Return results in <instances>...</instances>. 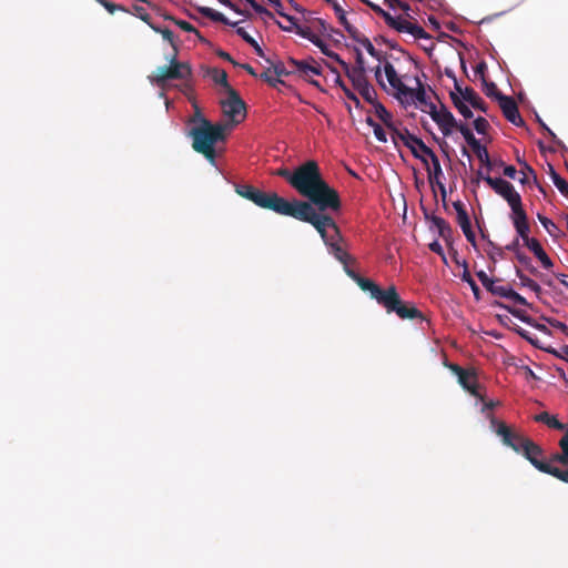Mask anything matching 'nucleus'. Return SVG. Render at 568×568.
<instances>
[{
  "mask_svg": "<svg viewBox=\"0 0 568 568\" xmlns=\"http://www.w3.org/2000/svg\"><path fill=\"white\" fill-rule=\"evenodd\" d=\"M151 28H152L155 32L161 33V34H162V37H163V39H165L166 41H169V42L172 44V47H173V49H174V50L176 49V47H175V44H174V34H173V32H172L170 29H168V28L161 29V28H158V27H154V26H151Z\"/></svg>",
  "mask_w": 568,
  "mask_h": 568,
  "instance_id": "0e129e2a",
  "label": "nucleus"
},
{
  "mask_svg": "<svg viewBox=\"0 0 568 568\" xmlns=\"http://www.w3.org/2000/svg\"><path fill=\"white\" fill-rule=\"evenodd\" d=\"M516 275L519 278L521 286L528 287L537 296H539L541 294L542 290H541L540 285L536 281H534L530 277H528L527 275H525L523 273V271L520 268H518V267H516Z\"/></svg>",
  "mask_w": 568,
  "mask_h": 568,
  "instance_id": "7c9ffc66",
  "label": "nucleus"
},
{
  "mask_svg": "<svg viewBox=\"0 0 568 568\" xmlns=\"http://www.w3.org/2000/svg\"><path fill=\"white\" fill-rule=\"evenodd\" d=\"M260 77L273 88H276L277 84L284 83L277 75L273 74V71L271 69H267L266 71L261 73Z\"/></svg>",
  "mask_w": 568,
  "mask_h": 568,
  "instance_id": "864d4df0",
  "label": "nucleus"
},
{
  "mask_svg": "<svg viewBox=\"0 0 568 568\" xmlns=\"http://www.w3.org/2000/svg\"><path fill=\"white\" fill-rule=\"evenodd\" d=\"M519 454H523L536 469L547 474L551 463H546V460L542 459L544 449L538 444L529 439Z\"/></svg>",
  "mask_w": 568,
  "mask_h": 568,
  "instance_id": "f8f14e48",
  "label": "nucleus"
},
{
  "mask_svg": "<svg viewBox=\"0 0 568 568\" xmlns=\"http://www.w3.org/2000/svg\"><path fill=\"white\" fill-rule=\"evenodd\" d=\"M351 278L359 286L362 291L367 292L371 298L375 300L379 305L387 295V288H381L369 278H366L359 274H351Z\"/></svg>",
  "mask_w": 568,
  "mask_h": 568,
  "instance_id": "a211bd4d",
  "label": "nucleus"
},
{
  "mask_svg": "<svg viewBox=\"0 0 568 568\" xmlns=\"http://www.w3.org/2000/svg\"><path fill=\"white\" fill-rule=\"evenodd\" d=\"M416 89L410 88L409 93L403 94L404 103H413L415 101L419 102L423 105L428 104V100L426 97V91L423 82L418 77L415 78Z\"/></svg>",
  "mask_w": 568,
  "mask_h": 568,
  "instance_id": "4be33fe9",
  "label": "nucleus"
},
{
  "mask_svg": "<svg viewBox=\"0 0 568 568\" xmlns=\"http://www.w3.org/2000/svg\"><path fill=\"white\" fill-rule=\"evenodd\" d=\"M286 21H291V26H284L280 21H275L280 29L287 32H295L296 34L311 40L314 33L312 32L310 27H302L297 23L296 18L293 16H285Z\"/></svg>",
  "mask_w": 568,
  "mask_h": 568,
  "instance_id": "412c9836",
  "label": "nucleus"
},
{
  "mask_svg": "<svg viewBox=\"0 0 568 568\" xmlns=\"http://www.w3.org/2000/svg\"><path fill=\"white\" fill-rule=\"evenodd\" d=\"M450 99L454 104V106L458 110V112L465 118L470 119L473 118L471 110L465 104V100L460 98L457 93L450 92Z\"/></svg>",
  "mask_w": 568,
  "mask_h": 568,
  "instance_id": "2f4dec72",
  "label": "nucleus"
},
{
  "mask_svg": "<svg viewBox=\"0 0 568 568\" xmlns=\"http://www.w3.org/2000/svg\"><path fill=\"white\" fill-rule=\"evenodd\" d=\"M484 181L504 200L507 201L508 205L510 206L511 211L519 209L523 206V201L520 194L515 190V186L501 179V178H491L490 175H487L484 178Z\"/></svg>",
  "mask_w": 568,
  "mask_h": 568,
  "instance_id": "1a4fd4ad",
  "label": "nucleus"
},
{
  "mask_svg": "<svg viewBox=\"0 0 568 568\" xmlns=\"http://www.w3.org/2000/svg\"><path fill=\"white\" fill-rule=\"evenodd\" d=\"M463 99L468 102L474 109L487 113L488 105L478 95V93L470 87H466L463 91Z\"/></svg>",
  "mask_w": 568,
  "mask_h": 568,
  "instance_id": "b1692460",
  "label": "nucleus"
},
{
  "mask_svg": "<svg viewBox=\"0 0 568 568\" xmlns=\"http://www.w3.org/2000/svg\"><path fill=\"white\" fill-rule=\"evenodd\" d=\"M178 50L169 58V65H162L149 77L150 81L159 88H164L172 80H189L192 68L187 62L176 60Z\"/></svg>",
  "mask_w": 568,
  "mask_h": 568,
  "instance_id": "39448f33",
  "label": "nucleus"
},
{
  "mask_svg": "<svg viewBox=\"0 0 568 568\" xmlns=\"http://www.w3.org/2000/svg\"><path fill=\"white\" fill-rule=\"evenodd\" d=\"M478 280L483 284V286L493 295H497L500 297H504L506 290L508 286L498 285L497 282L493 278H490L484 271H478L476 273Z\"/></svg>",
  "mask_w": 568,
  "mask_h": 568,
  "instance_id": "5701e85b",
  "label": "nucleus"
},
{
  "mask_svg": "<svg viewBox=\"0 0 568 568\" xmlns=\"http://www.w3.org/2000/svg\"><path fill=\"white\" fill-rule=\"evenodd\" d=\"M406 33L412 34L416 39H427L429 36L427 32L418 24L409 23L408 30Z\"/></svg>",
  "mask_w": 568,
  "mask_h": 568,
  "instance_id": "5fc2aeb1",
  "label": "nucleus"
},
{
  "mask_svg": "<svg viewBox=\"0 0 568 568\" xmlns=\"http://www.w3.org/2000/svg\"><path fill=\"white\" fill-rule=\"evenodd\" d=\"M393 21L394 22H385V23L389 28H392L398 32H407L408 26L410 23L409 21L402 19L400 17H398V18L393 17Z\"/></svg>",
  "mask_w": 568,
  "mask_h": 568,
  "instance_id": "8fccbe9b",
  "label": "nucleus"
},
{
  "mask_svg": "<svg viewBox=\"0 0 568 568\" xmlns=\"http://www.w3.org/2000/svg\"><path fill=\"white\" fill-rule=\"evenodd\" d=\"M427 159V165L426 169L428 171V180L432 185L436 184L439 187L440 195L443 199V202L446 201V189L443 182L440 181L443 176V170L440 162L437 158V155L432 150V154L426 155Z\"/></svg>",
  "mask_w": 568,
  "mask_h": 568,
  "instance_id": "4468645a",
  "label": "nucleus"
},
{
  "mask_svg": "<svg viewBox=\"0 0 568 568\" xmlns=\"http://www.w3.org/2000/svg\"><path fill=\"white\" fill-rule=\"evenodd\" d=\"M199 12L211 19L212 21L214 22H221L223 24H226V26H231V27H236L237 26V22H231L223 13L212 9V8H209V7H200L199 8Z\"/></svg>",
  "mask_w": 568,
  "mask_h": 568,
  "instance_id": "bb28decb",
  "label": "nucleus"
},
{
  "mask_svg": "<svg viewBox=\"0 0 568 568\" xmlns=\"http://www.w3.org/2000/svg\"><path fill=\"white\" fill-rule=\"evenodd\" d=\"M430 221L437 227V231H438V234L440 237H443L446 241H448L452 237L453 229L445 219H443L440 216L433 215L430 217Z\"/></svg>",
  "mask_w": 568,
  "mask_h": 568,
  "instance_id": "c85d7f7f",
  "label": "nucleus"
},
{
  "mask_svg": "<svg viewBox=\"0 0 568 568\" xmlns=\"http://www.w3.org/2000/svg\"><path fill=\"white\" fill-rule=\"evenodd\" d=\"M273 73L277 75L280 79L281 77H287L290 74H294V68L291 67V69H287L282 61H277L275 63H272Z\"/></svg>",
  "mask_w": 568,
  "mask_h": 568,
  "instance_id": "09e8293b",
  "label": "nucleus"
},
{
  "mask_svg": "<svg viewBox=\"0 0 568 568\" xmlns=\"http://www.w3.org/2000/svg\"><path fill=\"white\" fill-rule=\"evenodd\" d=\"M504 297L509 298V300H511L515 303L520 304V305H528L527 300L524 296H521L520 294H518L517 292H515L509 286L507 287Z\"/></svg>",
  "mask_w": 568,
  "mask_h": 568,
  "instance_id": "4d7b16f0",
  "label": "nucleus"
},
{
  "mask_svg": "<svg viewBox=\"0 0 568 568\" xmlns=\"http://www.w3.org/2000/svg\"><path fill=\"white\" fill-rule=\"evenodd\" d=\"M514 331H515V332H516L520 337H523L524 339H526L527 342H529L531 345H534V346H536V347H540V346L538 345V339H537V338H534V337L531 336V334H530L528 331H526V329L521 328L520 326L515 327V328H514Z\"/></svg>",
  "mask_w": 568,
  "mask_h": 568,
  "instance_id": "e2e57ef3",
  "label": "nucleus"
},
{
  "mask_svg": "<svg viewBox=\"0 0 568 568\" xmlns=\"http://www.w3.org/2000/svg\"><path fill=\"white\" fill-rule=\"evenodd\" d=\"M457 377L458 383L474 397L484 400L481 386L477 381V375L474 369H465L457 364H445Z\"/></svg>",
  "mask_w": 568,
  "mask_h": 568,
  "instance_id": "9d476101",
  "label": "nucleus"
},
{
  "mask_svg": "<svg viewBox=\"0 0 568 568\" xmlns=\"http://www.w3.org/2000/svg\"><path fill=\"white\" fill-rule=\"evenodd\" d=\"M484 92L489 98H495L498 101V95H504L497 88L494 82H487L485 78H483Z\"/></svg>",
  "mask_w": 568,
  "mask_h": 568,
  "instance_id": "3c124183",
  "label": "nucleus"
},
{
  "mask_svg": "<svg viewBox=\"0 0 568 568\" xmlns=\"http://www.w3.org/2000/svg\"><path fill=\"white\" fill-rule=\"evenodd\" d=\"M430 221L437 227V231H438V234L440 237H443L446 241H448L452 237L453 229L445 219H443L440 216L433 215L430 217Z\"/></svg>",
  "mask_w": 568,
  "mask_h": 568,
  "instance_id": "cd10ccee",
  "label": "nucleus"
},
{
  "mask_svg": "<svg viewBox=\"0 0 568 568\" xmlns=\"http://www.w3.org/2000/svg\"><path fill=\"white\" fill-rule=\"evenodd\" d=\"M381 306L387 313H395L402 320H425L423 313L414 304L402 301L395 285L387 287V295Z\"/></svg>",
  "mask_w": 568,
  "mask_h": 568,
  "instance_id": "423d86ee",
  "label": "nucleus"
},
{
  "mask_svg": "<svg viewBox=\"0 0 568 568\" xmlns=\"http://www.w3.org/2000/svg\"><path fill=\"white\" fill-rule=\"evenodd\" d=\"M496 305L501 307V308H505L507 312H509L511 315H514L515 317H517L521 322H524L526 324H529V325H532V318L524 310L515 308V307L505 305V304L499 303V302H497Z\"/></svg>",
  "mask_w": 568,
  "mask_h": 568,
  "instance_id": "f704fd0d",
  "label": "nucleus"
},
{
  "mask_svg": "<svg viewBox=\"0 0 568 568\" xmlns=\"http://www.w3.org/2000/svg\"><path fill=\"white\" fill-rule=\"evenodd\" d=\"M462 280L469 284L474 295L478 298L480 290H479L478 285L476 284V282L473 280V277L467 268H465V271L463 272Z\"/></svg>",
  "mask_w": 568,
  "mask_h": 568,
  "instance_id": "bf43d9fd",
  "label": "nucleus"
},
{
  "mask_svg": "<svg viewBox=\"0 0 568 568\" xmlns=\"http://www.w3.org/2000/svg\"><path fill=\"white\" fill-rule=\"evenodd\" d=\"M374 135L375 138L379 141V142H386L387 141V138H386V133L384 131V129L378 124V123H374Z\"/></svg>",
  "mask_w": 568,
  "mask_h": 568,
  "instance_id": "774afa93",
  "label": "nucleus"
},
{
  "mask_svg": "<svg viewBox=\"0 0 568 568\" xmlns=\"http://www.w3.org/2000/svg\"><path fill=\"white\" fill-rule=\"evenodd\" d=\"M291 186L294 187L317 213L337 212L342 207L338 192L323 179L318 164L311 160L293 172Z\"/></svg>",
  "mask_w": 568,
  "mask_h": 568,
  "instance_id": "f257e3e1",
  "label": "nucleus"
},
{
  "mask_svg": "<svg viewBox=\"0 0 568 568\" xmlns=\"http://www.w3.org/2000/svg\"><path fill=\"white\" fill-rule=\"evenodd\" d=\"M498 103L503 111L504 116L513 124L517 126L525 125V121L523 120L518 105L514 98L508 95H498Z\"/></svg>",
  "mask_w": 568,
  "mask_h": 568,
  "instance_id": "f3484780",
  "label": "nucleus"
},
{
  "mask_svg": "<svg viewBox=\"0 0 568 568\" xmlns=\"http://www.w3.org/2000/svg\"><path fill=\"white\" fill-rule=\"evenodd\" d=\"M547 463L559 464L564 467H568V453L565 448H560V452L554 453L550 455L549 460Z\"/></svg>",
  "mask_w": 568,
  "mask_h": 568,
  "instance_id": "37998d69",
  "label": "nucleus"
},
{
  "mask_svg": "<svg viewBox=\"0 0 568 568\" xmlns=\"http://www.w3.org/2000/svg\"><path fill=\"white\" fill-rule=\"evenodd\" d=\"M361 1L363 3H365L366 6H368L376 14L382 17L385 22H394L393 16L389 12L385 11L383 8H381L378 4H375V3L371 2L369 0H361Z\"/></svg>",
  "mask_w": 568,
  "mask_h": 568,
  "instance_id": "49530a36",
  "label": "nucleus"
},
{
  "mask_svg": "<svg viewBox=\"0 0 568 568\" xmlns=\"http://www.w3.org/2000/svg\"><path fill=\"white\" fill-rule=\"evenodd\" d=\"M547 475H550V476L555 477L556 479L568 484V467L562 469L557 466L550 465V467L547 471Z\"/></svg>",
  "mask_w": 568,
  "mask_h": 568,
  "instance_id": "c03bdc74",
  "label": "nucleus"
},
{
  "mask_svg": "<svg viewBox=\"0 0 568 568\" xmlns=\"http://www.w3.org/2000/svg\"><path fill=\"white\" fill-rule=\"evenodd\" d=\"M534 419H535V422L542 423L552 429H557V430L566 429V425L562 424L561 422H559L556 416L550 415L548 412H541V413L537 414L534 417Z\"/></svg>",
  "mask_w": 568,
  "mask_h": 568,
  "instance_id": "a878e982",
  "label": "nucleus"
},
{
  "mask_svg": "<svg viewBox=\"0 0 568 568\" xmlns=\"http://www.w3.org/2000/svg\"><path fill=\"white\" fill-rule=\"evenodd\" d=\"M457 223L458 225L460 226L466 240L471 243V244H475L476 242V236H475V233L471 229V223H470V219L468 216V213L467 214H460V216H457Z\"/></svg>",
  "mask_w": 568,
  "mask_h": 568,
  "instance_id": "c756f323",
  "label": "nucleus"
},
{
  "mask_svg": "<svg viewBox=\"0 0 568 568\" xmlns=\"http://www.w3.org/2000/svg\"><path fill=\"white\" fill-rule=\"evenodd\" d=\"M135 16L139 17L141 20L146 22L150 27L152 26L150 22V14L146 12V10L143 7H134Z\"/></svg>",
  "mask_w": 568,
  "mask_h": 568,
  "instance_id": "338daca9",
  "label": "nucleus"
},
{
  "mask_svg": "<svg viewBox=\"0 0 568 568\" xmlns=\"http://www.w3.org/2000/svg\"><path fill=\"white\" fill-rule=\"evenodd\" d=\"M314 213L317 217L318 223L312 224L320 233L324 243L329 247V252L334 257L341 262H355V258L349 255L342 246L336 242L339 239V229L336 225L334 219L325 213H317L314 209Z\"/></svg>",
  "mask_w": 568,
  "mask_h": 568,
  "instance_id": "20e7f679",
  "label": "nucleus"
},
{
  "mask_svg": "<svg viewBox=\"0 0 568 568\" xmlns=\"http://www.w3.org/2000/svg\"><path fill=\"white\" fill-rule=\"evenodd\" d=\"M236 33L247 43L250 44L251 47H253L255 53L261 57V58H264V51L262 50V48L258 45V43L245 31L244 28H236Z\"/></svg>",
  "mask_w": 568,
  "mask_h": 568,
  "instance_id": "e433bc0d",
  "label": "nucleus"
},
{
  "mask_svg": "<svg viewBox=\"0 0 568 568\" xmlns=\"http://www.w3.org/2000/svg\"><path fill=\"white\" fill-rule=\"evenodd\" d=\"M335 84L338 85L345 97L353 101L355 103L356 106H359L361 102H359V99L357 98V95L345 84V82L342 80L339 73L336 72V77H335V80H334Z\"/></svg>",
  "mask_w": 568,
  "mask_h": 568,
  "instance_id": "4c0bfd02",
  "label": "nucleus"
},
{
  "mask_svg": "<svg viewBox=\"0 0 568 568\" xmlns=\"http://www.w3.org/2000/svg\"><path fill=\"white\" fill-rule=\"evenodd\" d=\"M359 44L365 48V50L367 51V53L371 57L375 58L379 62L385 61L386 53L376 50L375 47L373 45V43L371 42V40L367 37L365 39H362V42Z\"/></svg>",
  "mask_w": 568,
  "mask_h": 568,
  "instance_id": "ea45409f",
  "label": "nucleus"
},
{
  "mask_svg": "<svg viewBox=\"0 0 568 568\" xmlns=\"http://www.w3.org/2000/svg\"><path fill=\"white\" fill-rule=\"evenodd\" d=\"M212 80L224 88L225 92L229 94L230 89H233L227 81V73L224 70H219L216 68L210 71Z\"/></svg>",
  "mask_w": 568,
  "mask_h": 568,
  "instance_id": "473e14b6",
  "label": "nucleus"
},
{
  "mask_svg": "<svg viewBox=\"0 0 568 568\" xmlns=\"http://www.w3.org/2000/svg\"><path fill=\"white\" fill-rule=\"evenodd\" d=\"M345 30L347 31V33L349 34V37L356 41L357 43H361L362 42V39H365L366 37L357 29L355 28L353 24H351L348 21H347V24H342Z\"/></svg>",
  "mask_w": 568,
  "mask_h": 568,
  "instance_id": "6e6d98bb",
  "label": "nucleus"
},
{
  "mask_svg": "<svg viewBox=\"0 0 568 568\" xmlns=\"http://www.w3.org/2000/svg\"><path fill=\"white\" fill-rule=\"evenodd\" d=\"M357 91L366 102L373 104L374 106L376 105V103H379L376 100L377 93H376L375 89L371 85V83L364 85L363 88L358 89Z\"/></svg>",
  "mask_w": 568,
  "mask_h": 568,
  "instance_id": "a19ab883",
  "label": "nucleus"
},
{
  "mask_svg": "<svg viewBox=\"0 0 568 568\" xmlns=\"http://www.w3.org/2000/svg\"><path fill=\"white\" fill-rule=\"evenodd\" d=\"M231 125L227 123H215L202 121V125H193L189 131L192 138V148L202 154L211 164L215 165L217 142H225Z\"/></svg>",
  "mask_w": 568,
  "mask_h": 568,
  "instance_id": "7ed1b4c3",
  "label": "nucleus"
},
{
  "mask_svg": "<svg viewBox=\"0 0 568 568\" xmlns=\"http://www.w3.org/2000/svg\"><path fill=\"white\" fill-rule=\"evenodd\" d=\"M549 174L552 180V183L556 185L559 192L564 196L568 197V182L564 178H561L551 165H549Z\"/></svg>",
  "mask_w": 568,
  "mask_h": 568,
  "instance_id": "72a5a7b5",
  "label": "nucleus"
},
{
  "mask_svg": "<svg viewBox=\"0 0 568 568\" xmlns=\"http://www.w3.org/2000/svg\"><path fill=\"white\" fill-rule=\"evenodd\" d=\"M489 419L491 427L501 438L503 444L510 447L516 453H520L523 447L526 445V442H529L530 438L521 435L520 433L514 432L504 422L497 420L494 415H490Z\"/></svg>",
  "mask_w": 568,
  "mask_h": 568,
  "instance_id": "6e6552de",
  "label": "nucleus"
},
{
  "mask_svg": "<svg viewBox=\"0 0 568 568\" xmlns=\"http://www.w3.org/2000/svg\"><path fill=\"white\" fill-rule=\"evenodd\" d=\"M339 64L342 65L347 78L351 80L355 90H358L369 83L365 67H349L344 60L341 61Z\"/></svg>",
  "mask_w": 568,
  "mask_h": 568,
  "instance_id": "aec40b11",
  "label": "nucleus"
},
{
  "mask_svg": "<svg viewBox=\"0 0 568 568\" xmlns=\"http://www.w3.org/2000/svg\"><path fill=\"white\" fill-rule=\"evenodd\" d=\"M326 3L331 4L339 23L341 24H347V18H346V12L344 11V9L339 6V3L337 2V0H324Z\"/></svg>",
  "mask_w": 568,
  "mask_h": 568,
  "instance_id": "de8ad7c7",
  "label": "nucleus"
},
{
  "mask_svg": "<svg viewBox=\"0 0 568 568\" xmlns=\"http://www.w3.org/2000/svg\"><path fill=\"white\" fill-rule=\"evenodd\" d=\"M287 63L294 68L295 73L306 81L313 75H320L322 73L321 67L315 62L314 59L310 60H297L288 58Z\"/></svg>",
  "mask_w": 568,
  "mask_h": 568,
  "instance_id": "dca6fc26",
  "label": "nucleus"
},
{
  "mask_svg": "<svg viewBox=\"0 0 568 568\" xmlns=\"http://www.w3.org/2000/svg\"><path fill=\"white\" fill-rule=\"evenodd\" d=\"M538 220L550 235H554V233L558 230L557 225L550 219L538 214Z\"/></svg>",
  "mask_w": 568,
  "mask_h": 568,
  "instance_id": "680f3d73",
  "label": "nucleus"
},
{
  "mask_svg": "<svg viewBox=\"0 0 568 568\" xmlns=\"http://www.w3.org/2000/svg\"><path fill=\"white\" fill-rule=\"evenodd\" d=\"M384 62V72L387 78L389 85L396 91L395 97L404 103L403 94L409 93L410 88L405 85L400 78L398 77L394 65L385 59Z\"/></svg>",
  "mask_w": 568,
  "mask_h": 568,
  "instance_id": "6ab92c4d",
  "label": "nucleus"
},
{
  "mask_svg": "<svg viewBox=\"0 0 568 568\" xmlns=\"http://www.w3.org/2000/svg\"><path fill=\"white\" fill-rule=\"evenodd\" d=\"M246 2L250 3V6L253 8V10L256 13L265 16L266 18H268L271 20H274V14L265 7L258 4L255 0H247Z\"/></svg>",
  "mask_w": 568,
  "mask_h": 568,
  "instance_id": "13d9d810",
  "label": "nucleus"
},
{
  "mask_svg": "<svg viewBox=\"0 0 568 568\" xmlns=\"http://www.w3.org/2000/svg\"><path fill=\"white\" fill-rule=\"evenodd\" d=\"M546 351L548 353L568 362V345H564L559 351H557L555 348H547Z\"/></svg>",
  "mask_w": 568,
  "mask_h": 568,
  "instance_id": "69168bd1",
  "label": "nucleus"
},
{
  "mask_svg": "<svg viewBox=\"0 0 568 568\" xmlns=\"http://www.w3.org/2000/svg\"><path fill=\"white\" fill-rule=\"evenodd\" d=\"M227 99L222 101V109L224 114L231 119V128L234 124H239L246 116V105L243 99L240 97L237 91L230 89Z\"/></svg>",
  "mask_w": 568,
  "mask_h": 568,
  "instance_id": "9b49d317",
  "label": "nucleus"
},
{
  "mask_svg": "<svg viewBox=\"0 0 568 568\" xmlns=\"http://www.w3.org/2000/svg\"><path fill=\"white\" fill-rule=\"evenodd\" d=\"M170 20H172L179 28H181L185 32H193L197 39L202 42H206V40L202 37V34L196 30L190 22L185 20L175 19L172 17H169Z\"/></svg>",
  "mask_w": 568,
  "mask_h": 568,
  "instance_id": "79ce46f5",
  "label": "nucleus"
},
{
  "mask_svg": "<svg viewBox=\"0 0 568 568\" xmlns=\"http://www.w3.org/2000/svg\"><path fill=\"white\" fill-rule=\"evenodd\" d=\"M519 164L523 165V169L520 170V173L523 174V178L519 179V182L521 184H526L528 182L527 174H530L534 176L535 180H537V175L535 170L526 162L518 159Z\"/></svg>",
  "mask_w": 568,
  "mask_h": 568,
  "instance_id": "603ef678",
  "label": "nucleus"
},
{
  "mask_svg": "<svg viewBox=\"0 0 568 568\" xmlns=\"http://www.w3.org/2000/svg\"><path fill=\"white\" fill-rule=\"evenodd\" d=\"M489 126L490 125H489L488 121L483 116H478L474 121V128L477 131V133H479V134H485L487 132V130L489 129Z\"/></svg>",
  "mask_w": 568,
  "mask_h": 568,
  "instance_id": "052dcab7",
  "label": "nucleus"
},
{
  "mask_svg": "<svg viewBox=\"0 0 568 568\" xmlns=\"http://www.w3.org/2000/svg\"><path fill=\"white\" fill-rule=\"evenodd\" d=\"M235 192L255 205L310 224L318 223L314 207L301 200L287 201L275 192H264L250 184L235 185Z\"/></svg>",
  "mask_w": 568,
  "mask_h": 568,
  "instance_id": "f03ea898",
  "label": "nucleus"
},
{
  "mask_svg": "<svg viewBox=\"0 0 568 568\" xmlns=\"http://www.w3.org/2000/svg\"><path fill=\"white\" fill-rule=\"evenodd\" d=\"M532 253L540 261L541 265L549 270L552 267V261L550 260V257L547 255V253L545 252V250L542 248L541 244L539 243V241L536 239L534 241H530L529 244L526 245Z\"/></svg>",
  "mask_w": 568,
  "mask_h": 568,
  "instance_id": "393cba45",
  "label": "nucleus"
},
{
  "mask_svg": "<svg viewBox=\"0 0 568 568\" xmlns=\"http://www.w3.org/2000/svg\"><path fill=\"white\" fill-rule=\"evenodd\" d=\"M429 115L445 136L450 135L453 130H457L459 125L453 113L444 104H440L439 111L429 112Z\"/></svg>",
  "mask_w": 568,
  "mask_h": 568,
  "instance_id": "ddd939ff",
  "label": "nucleus"
},
{
  "mask_svg": "<svg viewBox=\"0 0 568 568\" xmlns=\"http://www.w3.org/2000/svg\"><path fill=\"white\" fill-rule=\"evenodd\" d=\"M375 111L379 120L393 132V129L396 128L392 124V114L386 108L382 103H376Z\"/></svg>",
  "mask_w": 568,
  "mask_h": 568,
  "instance_id": "58836bf2",
  "label": "nucleus"
},
{
  "mask_svg": "<svg viewBox=\"0 0 568 568\" xmlns=\"http://www.w3.org/2000/svg\"><path fill=\"white\" fill-rule=\"evenodd\" d=\"M473 151L484 165H486L488 169L493 168V162L490 161L488 151L485 146L480 144L477 148L473 149Z\"/></svg>",
  "mask_w": 568,
  "mask_h": 568,
  "instance_id": "a18cd8bd",
  "label": "nucleus"
},
{
  "mask_svg": "<svg viewBox=\"0 0 568 568\" xmlns=\"http://www.w3.org/2000/svg\"><path fill=\"white\" fill-rule=\"evenodd\" d=\"M510 217H511L514 227H515L518 236L523 240L525 246L527 244H529L530 241L535 240L534 237H529L530 225L528 222L527 213L524 210V206L513 210Z\"/></svg>",
  "mask_w": 568,
  "mask_h": 568,
  "instance_id": "2eb2a0df",
  "label": "nucleus"
},
{
  "mask_svg": "<svg viewBox=\"0 0 568 568\" xmlns=\"http://www.w3.org/2000/svg\"><path fill=\"white\" fill-rule=\"evenodd\" d=\"M457 130L462 133L465 141L471 149H475L478 145H480V142L475 138V135L473 134L471 130L468 128L467 124L459 122Z\"/></svg>",
  "mask_w": 568,
  "mask_h": 568,
  "instance_id": "c9c22d12",
  "label": "nucleus"
},
{
  "mask_svg": "<svg viewBox=\"0 0 568 568\" xmlns=\"http://www.w3.org/2000/svg\"><path fill=\"white\" fill-rule=\"evenodd\" d=\"M392 139L395 144L400 141L408 148L412 154L427 165V154H432V149L428 148L422 139L412 134L407 129H393Z\"/></svg>",
  "mask_w": 568,
  "mask_h": 568,
  "instance_id": "0eeeda50",
  "label": "nucleus"
}]
</instances>
